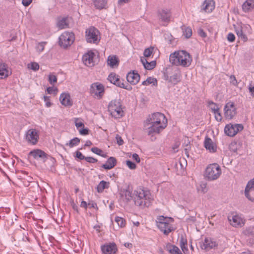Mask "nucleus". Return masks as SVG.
I'll return each instance as SVG.
<instances>
[{
  "mask_svg": "<svg viewBox=\"0 0 254 254\" xmlns=\"http://www.w3.org/2000/svg\"><path fill=\"white\" fill-rule=\"evenodd\" d=\"M167 125V120L164 114L156 112L152 114L144 123V130L148 135L159 133Z\"/></svg>",
  "mask_w": 254,
  "mask_h": 254,
  "instance_id": "nucleus-1",
  "label": "nucleus"
},
{
  "mask_svg": "<svg viewBox=\"0 0 254 254\" xmlns=\"http://www.w3.org/2000/svg\"><path fill=\"white\" fill-rule=\"evenodd\" d=\"M170 63L175 65L183 67L189 66L192 62V58L190 54L186 51H176L170 55Z\"/></svg>",
  "mask_w": 254,
  "mask_h": 254,
  "instance_id": "nucleus-2",
  "label": "nucleus"
},
{
  "mask_svg": "<svg viewBox=\"0 0 254 254\" xmlns=\"http://www.w3.org/2000/svg\"><path fill=\"white\" fill-rule=\"evenodd\" d=\"M133 199L135 205L141 208L148 207L151 200V194L149 191L137 189L133 191Z\"/></svg>",
  "mask_w": 254,
  "mask_h": 254,
  "instance_id": "nucleus-3",
  "label": "nucleus"
},
{
  "mask_svg": "<svg viewBox=\"0 0 254 254\" xmlns=\"http://www.w3.org/2000/svg\"><path fill=\"white\" fill-rule=\"evenodd\" d=\"M221 169L216 163L210 164L205 170V176L209 181L217 179L221 174Z\"/></svg>",
  "mask_w": 254,
  "mask_h": 254,
  "instance_id": "nucleus-4",
  "label": "nucleus"
},
{
  "mask_svg": "<svg viewBox=\"0 0 254 254\" xmlns=\"http://www.w3.org/2000/svg\"><path fill=\"white\" fill-rule=\"evenodd\" d=\"M108 110L111 115L115 118H120L124 116L122 104L119 100L111 101L108 105Z\"/></svg>",
  "mask_w": 254,
  "mask_h": 254,
  "instance_id": "nucleus-5",
  "label": "nucleus"
},
{
  "mask_svg": "<svg viewBox=\"0 0 254 254\" xmlns=\"http://www.w3.org/2000/svg\"><path fill=\"white\" fill-rule=\"evenodd\" d=\"M74 40V35L72 32H65L59 37V45L64 48L70 46Z\"/></svg>",
  "mask_w": 254,
  "mask_h": 254,
  "instance_id": "nucleus-6",
  "label": "nucleus"
},
{
  "mask_svg": "<svg viewBox=\"0 0 254 254\" xmlns=\"http://www.w3.org/2000/svg\"><path fill=\"white\" fill-rule=\"evenodd\" d=\"M99 31L94 27H90L86 30L85 38L88 43L97 44L100 39H98Z\"/></svg>",
  "mask_w": 254,
  "mask_h": 254,
  "instance_id": "nucleus-7",
  "label": "nucleus"
},
{
  "mask_svg": "<svg viewBox=\"0 0 254 254\" xmlns=\"http://www.w3.org/2000/svg\"><path fill=\"white\" fill-rule=\"evenodd\" d=\"M105 88L104 85L99 82H95L91 84L90 92L95 98L101 99L104 95Z\"/></svg>",
  "mask_w": 254,
  "mask_h": 254,
  "instance_id": "nucleus-8",
  "label": "nucleus"
},
{
  "mask_svg": "<svg viewBox=\"0 0 254 254\" xmlns=\"http://www.w3.org/2000/svg\"><path fill=\"white\" fill-rule=\"evenodd\" d=\"M236 108L233 102H229L224 106V115L227 119L231 120L237 114Z\"/></svg>",
  "mask_w": 254,
  "mask_h": 254,
  "instance_id": "nucleus-9",
  "label": "nucleus"
},
{
  "mask_svg": "<svg viewBox=\"0 0 254 254\" xmlns=\"http://www.w3.org/2000/svg\"><path fill=\"white\" fill-rule=\"evenodd\" d=\"M218 246V243L213 239L210 237L205 238L200 244L201 249L205 251H209L211 249H215Z\"/></svg>",
  "mask_w": 254,
  "mask_h": 254,
  "instance_id": "nucleus-10",
  "label": "nucleus"
},
{
  "mask_svg": "<svg viewBox=\"0 0 254 254\" xmlns=\"http://www.w3.org/2000/svg\"><path fill=\"white\" fill-rule=\"evenodd\" d=\"M39 138V132L36 129L31 128L27 130L26 139L29 143L33 145L36 144L38 141Z\"/></svg>",
  "mask_w": 254,
  "mask_h": 254,
  "instance_id": "nucleus-11",
  "label": "nucleus"
},
{
  "mask_svg": "<svg viewBox=\"0 0 254 254\" xmlns=\"http://www.w3.org/2000/svg\"><path fill=\"white\" fill-rule=\"evenodd\" d=\"M228 219L231 224L235 227H241L245 224V220L237 214H232L228 215Z\"/></svg>",
  "mask_w": 254,
  "mask_h": 254,
  "instance_id": "nucleus-12",
  "label": "nucleus"
},
{
  "mask_svg": "<svg viewBox=\"0 0 254 254\" xmlns=\"http://www.w3.org/2000/svg\"><path fill=\"white\" fill-rule=\"evenodd\" d=\"M246 197L254 202V179L249 181L245 190Z\"/></svg>",
  "mask_w": 254,
  "mask_h": 254,
  "instance_id": "nucleus-13",
  "label": "nucleus"
},
{
  "mask_svg": "<svg viewBox=\"0 0 254 254\" xmlns=\"http://www.w3.org/2000/svg\"><path fill=\"white\" fill-rule=\"evenodd\" d=\"M95 57V53L91 51H89L83 56V62L86 66L89 67L93 66L95 65L96 62L94 60Z\"/></svg>",
  "mask_w": 254,
  "mask_h": 254,
  "instance_id": "nucleus-14",
  "label": "nucleus"
},
{
  "mask_svg": "<svg viewBox=\"0 0 254 254\" xmlns=\"http://www.w3.org/2000/svg\"><path fill=\"white\" fill-rule=\"evenodd\" d=\"M101 251L104 254H115L117 251V249L115 243H110L102 246Z\"/></svg>",
  "mask_w": 254,
  "mask_h": 254,
  "instance_id": "nucleus-15",
  "label": "nucleus"
},
{
  "mask_svg": "<svg viewBox=\"0 0 254 254\" xmlns=\"http://www.w3.org/2000/svg\"><path fill=\"white\" fill-rule=\"evenodd\" d=\"M29 155L32 156L34 159L40 158L45 162L47 157V154L43 150L40 149H34L29 153Z\"/></svg>",
  "mask_w": 254,
  "mask_h": 254,
  "instance_id": "nucleus-16",
  "label": "nucleus"
},
{
  "mask_svg": "<svg viewBox=\"0 0 254 254\" xmlns=\"http://www.w3.org/2000/svg\"><path fill=\"white\" fill-rule=\"evenodd\" d=\"M61 103L65 107H71L72 102L70 99V96L68 93H63L60 97Z\"/></svg>",
  "mask_w": 254,
  "mask_h": 254,
  "instance_id": "nucleus-17",
  "label": "nucleus"
},
{
  "mask_svg": "<svg viewBox=\"0 0 254 254\" xmlns=\"http://www.w3.org/2000/svg\"><path fill=\"white\" fill-rule=\"evenodd\" d=\"M181 71L179 70H177L175 71V73L172 76L169 77L168 75H166L165 78L169 82L176 85L181 81Z\"/></svg>",
  "mask_w": 254,
  "mask_h": 254,
  "instance_id": "nucleus-18",
  "label": "nucleus"
},
{
  "mask_svg": "<svg viewBox=\"0 0 254 254\" xmlns=\"http://www.w3.org/2000/svg\"><path fill=\"white\" fill-rule=\"evenodd\" d=\"M126 77L127 81L132 85L136 84L140 79L139 74L134 71L128 73Z\"/></svg>",
  "mask_w": 254,
  "mask_h": 254,
  "instance_id": "nucleus-19",
  "label": "nucleus"
},
{
  "mask_svg": "<svg viewBox=\"0 0 254 254\" xmlns=\"http://www.w3.org/2000/svg\"><path fill=\"white\" fill-rule=\"evenodd\" d=\"M120 195L123 199L126 200L127 202L133 199V193L129 189V187L127 189L122 190L120 192Z\"/></svg>",
  "mask_w": 254,
  "mask_h": 254,
  "instance_id": "nucleus-20",
  "label": "nucleus"
},
{
  "mask_svg": "<svg viewBox=\"0 0 254 254\" xmlns=\"http://www.w3.org/2000/svg\"><path fill=\"white\" fill-rule=\"evenodd\" d=\"M108 80L112 83L116 85L118 87H124L123 86V82H122L121 80L115 73H111L109 74L108 77Z\"/></svg>",
  "mask_w": 254,
  "mask_h": 254,
  "instance_id": "nucleus-21",
  "label": "nucleus"
},
{
  "mask_svg": "<svg viewBox=\"0 0 254 254\" xmlns=\"http://www.w3.org/2000/svg\"><path fill=\"white\" fill-rule=\"evenodd\" d=\"M204 147L210 152H215L216 151V146L212 141V139L206 136L204 142Z\"/></svg>",
  "mask_w": 254,
  "mask_h": 254,
  "instance_id": "nucleus-22",
  "label": "nucleus"
},
{
  "mask_svg": "<svg viewBox=\"0 0 254 254\" xmlns=\"http://www.w3.org/2000/svg\"><path fill=\"white\" fill-rule=\"evenodd\" d=\"M171 222H168V224L161 223V224H157V227L160 230L163 232V233L168 235L171 231L173 230V227L171 224Z\"/></svg>",
  "mask_w": 254,
  "mask_h": 254,
  "instance_id": "nucleus-23",
  "label": "nucleus"
},
{
  "mask_svg": "<svg viewBox=\"0 0 254 254\" xmlns=\"http://www.w3.org/2000/svg\"><path fill=\"white\" fill-rule=\"evenodd\" d=\"M10 74L11 72L7 69V65L0 62V79L7 78Z\"/></svg>",
  "mask_w": 254,
  "mask_h": 254,
  "instance_id": "nucleus-24",
  "label": "nucleus"
},
{
  "mask_svg": "<svg viewBox=\"0 0 254 254\" xmlns=\"http://www.w3.org/2000/svg\"><path fill=\"white\" fill-rule=\"evenodd\" d=\"M117 164V160L114 157H109L106 163L102 165V167L106 170H110L114 168Z\"/></svg>",
  "mask_w": 254,
  "mask_h": 254,
  "instance_id": "nucleus-25",
  "label": "nucleus"
},
{
  "mask_svg": "<svg viewBox=\"0 0 254 254\" xmlns=\"http://www.w3.org/2000/svg\"><path fill=\"white\" fill-rule=\"evenodd\" d=\"M141 62L143 65L144 67L147 70H151L153 69L156 65V62L155 61H152L150 62H148L145 58H141Z\"/></svg>",
  "mask_w": 254,
  "mask_h": 254,
  "instance_id": "nucleus-26",
  "label": "nucleus"
},
{
  "mask_svg": "<svg viewBox=\"0 0 254 254\" xmlns=\"http://www.w3.org/2000/svg\"><path fill=\"white\" fill-rule=\"evenodd\" d=\"M214 8L213 0H205L203 4V9L207 12H211Z\"/></svg>",
  "mask_w": 254,
  "mask_h": 254,
  "instance_id": "nucleus-27",
  "label": "nucleus"
},
{
  "mask_svg": "<svg viewBox=\"0 0 254 254\" xmlns=\"http://www.w3.org/2000/svg\"><path fill=\"white\" fill-rule=\"evenodd\" d=\"M180 246L185 254H190L188 248L187 240L183 236H181L180 239Z\"/></svg>",
  "mask_w": 254,
  "mask_h": 254,
  "instance_id": "nucleus-28",
  "label": "nucleus"
},
{
  "mask_svg": "<svg viewBox=\"0 0 254 254\" xmlns=\"http://www.w3.org/2000/svg\"><path fill=\"white\" fill-rule=\"evenodd\" d=\"M159 14L162 21L167 22L170 21L171 16L170 10L167 9H162L160 11Z\"/></svg>",
  "mask_w": 254,
  "mask_h": 254,
  "instance_id": "nucleus-29",
  "label": "nucleus"
},
{
  "mask_svg": "<svg viewBox=\"0 0 254 254\" xmlns=\"http://www.w3.org/2000/svg\"><path fill=\"white\" fill-rule=\"evenodd\" d=\"M107 62L111 67L117 66L119 64V61L116 56H109Z\"/></svg>",
  "mask_w": 254,
  "mask_h": 254,
  "instance_id": "nucleus-30",
  "label": "nucleus"
},
{
  "mask_svg": "<svg viewBox=\"0 0 254 254\" xmlns=\"http://www.w3.org/2000/svg\"><path fill=\"white\" fill-rule=\"evenodd\" d=\"M254 8V0H247L242 5L245 12H248Z\"/></svg>",
  "mask_w": 254,
  "mask_h": 254,
  "instance_id": "nucleus-31",
  "label": "nucleus"
},
{
  "mask_svg": "<svg viewBox=\"0 0 254 254\" xmlns=\"http://www.w3.org/2000/svg\"><path fill=\"white\" fill-rule=\"evenodd\" d=\"M224 131L229 136H234L236 134L233 125H227L225 127Z\"/></svg>",
  "mask_w": 254,
  "mask_h": 254,
  "instance_id": "nucleus-32",
  "label": "nucleus"
},
{
  "mask_svg": "<svg viewBox=\"0 0 254 254\" xmlns=\"http://www.w3.org/2000/svg\"><path fill=\"white\" fill-rule=\"evenodd\" d=\"M174 220L172 218L164 217V216H160L157 218L156 221L157 225L161 224L162 223L163 224H168V222H173Z\"/></svg>",
  "mask_w": 254,
  "mask_h": 254,
  "instance_id": "nucleus-33",
  "label": "nucleus"
},
{
  "mask_svg": "<svg viewBox=\"0 0 254 254\" xmlns=\"http://www.w3.org/2000/svg\"><path fill=\"white\" fill-rule=\"evenodd\" d=\"M109 187V183L105 181H101L97 187V190L100 193L103 192L105 189H108Z\"/></svg>",
  "mask_w": 254,
  "mask_h": 254,
  "instance_id": "nucleus-34",
  "label": "nucleus"
},
{
  "mask_svg": "<svg viewBox=\"0 0 254 254\" xmlns=\"http://www.w3.org/2000/svg\"><path fill=\"white\" fill-rule=\"evenodd\" d=\"M167 249L171 254H183L179 248L175 245H167Z\"/></svg>",
  "mask_w": 254,
  "mask_h": 254,
  "instance_id": "nucleus-35",
  "label": "nucleus"
},
{
  "mask_svg": "<svg viewBox=\"0 0 254 254\" xmlns=\"http://www.w3.org/2000/svg\"><path fill=\"white\" fill-rule=\"evenodd\" d=\"M107 4L106 0H94V4L98 9H103L105 7Z\"/></svg>",
  "mask_w": 254,
  "mask_h": 254,
  "instance_id": "nucleus-36",
  "label": "nucleus"
},
{
  "mask_svg": "<svg viewBox=\"0 0 254 254\" xmlns=\"http://www.w3.org/2000/svg\"><path fill=\"white\" fill-rule=\"evenodd\" d=\"M235 31L239 38H241L244 42L247 41V36L244 33L242 27H238L236 28Z\"/></svg>",
  "mask_w": 254,
  "mask_h": 254,
  "instance_id": "nucleus-37",
  "label": "nucleus"
},
{
  "mask_svg": "<svg viewBox=\"0 0 254 254\" xmlns=\"http://www.w3.org/2000/svg\"><path fill=\"white\" fill-rule=\"evenodd\" d=\"M58 26L60 29H64L67 28L68 26V24L67 22V18H63L62 19L60 20L58 23Z\"/></svg>",
  "mask_w": 254,
  "mask_h": 254,
  "instance_id": "nucleus-38",
  "label": "nucleus"
},
{
  "mask_svg": "<svg viewBox=\"0 0 254 254\" xmlns=\"http://www.w3.org/2000/svg\"><path fill=\"white\" fill-rule=\"evenodd\" d=\"M157 81L156 79L153 77H148L146 80L143 81L142 82V84L143 85H148L149 84H152L153 85H155L157 84Z\"/></svg>",
  "mask_w": 254,
  "mask_h": 254,
  "instance_id": "nucleus-39",
  "label": "nucleus"
},
{
  "mask_svg": "<svg viewBox=\"0 0 254 254\" xmlns=\"http://www.w3.org/2000/svg\"><path fill=\"white\" fill-rule=\"evenodd\" d=\"M115 221L117 223L119 227L123 228L125 226L126 221L122 217L116 216L115 219Z\"/></svg>",
  "mask_w": 254,
  "mask_h": 254,
  "instance_id": "nucleus-40",
  "label": "nucleus"
},
{
  "mask_svg": "<svg viewBox=\"0 0 254 254\" xmlns=\"http://www.w3.org/2000/svg\"><path fill=\"white\" fill-rule=\"evenodd\" d=\"M80 142V139L78 137H74L71 139L69 142L66 143V145L69 146L70 148L77 145Z\"/></svg>",
  "mask_w": 254,
  "mask_h": 254,
  "instance_id": "nucleus-41",
  "label": "nucleus"
},
{
  "mask_svg": "<svg viewBox=\"0 0 254 254\" xmlns=\"http://www.w3.org/2000/svg\"><path fill=\"white\" fill-rule=\"evenodd\" d=\"M154 48L153 47H150L147 49H145L143 52V55L145 58H149L153 53Z\"/></svg>",
  "mask_w": 254,
  "mask_h": 254,
  "instance_id": "nucleus-42",
  "label": "nucleus"
},
{
  "mask_svg": "<svg viewBox=\"0 0 254 254\" xmlns=\"http://www.w3.org/2000/svg\"><path fill=\"white\" fill-rule=\"evenodd\" d=\"M48 81L51 84L54 85L57 82V77L55 75L51 73L49 75Z\"/></svg>",
  "mask_w": 254,
  "mask_h": 254,
  "instance_id": "nucleus-43",
  "label": "nucleus"
},
{
  "mask_svg": "<svg viewBox=\"0 0 254 254\" xmlns=\"http://www.w3.org/2000/svg\"><path fill=\"white\" fill-rule=\"evenodd\" d=\"M28 67L33 70V71H37L39 68V65L38 63L36 62L31 63L30 64H28Z\"/></svg>",
  "mask_w": 254,
  "mask_h": 254,
  "instance_id": "nucleus-44",
  "label": "nucleus"
},
{
  "mask_svg": "<svg viewBox=\"0 0 254 254\" xmlns=\"http://www.w3.org/2000/svg\"><path fill=\"white\" fill-rule=\"evenodd\" d=\"M208 104L213 113L217 112L218 111V110H219V108L216 103L213 102L212 101H209Z\"/></svg>",
  "mask_w": 254,
  "mask_h": 254,
  "instance_id": "nucleus-45",
  "label": "nucleus"
},
{
  "mask_svg": "<svg viewBox=\"0 0 254 254\" xmlns=\"http://www.w3.org/2000/svg\"><path fill=\"white\" fill-rule=\"evenodd\" d=\"M184 35L187 38H189L192 35V30L189 27L186 28L184 31Z\"/></svg>",
  "mask_w": 254,
  "mask_h": 254,
  "instance_id": "nucleus-46",
  "label": "nucleus"
},
{
  "mask_svg": "<svg viewBox=\"0 0 254 254\" xmlns=\"http://www.w3.org/2000/svg\"><path fill=\"white\" fill-rule=\"evenodd\" d=\"M46 91L48 94H54V95H57L58 89L57 87H49L47 88Z\"/></svg>",
  "mask_w": 254,
  "mask_h": 254,
  "instance_id": "nucleus-47",
  "label": "nucleus"
},
{
  "mask_svg": "<svg viewBox=\"0 0 254 254\" xmlns=\"http://www.w3.org/2000/svg\"><path fill=\"white\" fill-rule=\"evenodd\" d=\"M233 126L235 128V132H236V134L244 129V127L242 124H236L233 125Z\"/></svg>",
  "mask_w": 254,
  "mask_h": 254,
  "instance_id": "nucleus-48",
  "label": "nucleus"
},
{
  "mask_svg": "<svg viewBox=\"0 0 254 254\" xmlns=\"http://www.w3.org/2000/svg\"><path fill=\"white\" fill-rule=\"evenodd\" d=\"M126 164L127 166V167L130 169H131V170L135 169L136 167V164L134 162H133L130 160H127L126 161Z\"/></svg>",
  "mask_w": 254,
  "mask_h": 254,
  "instance_id": "nucleus-49",
  "label": "nucleus"
},
{
  "mask_svg": "<svg viewBox=\"0 0 254 254\" xmlns=\"http://www.w3.org/2000/svg\"><path fill=\"white\" fill-rule=\"evenodd\" d=\"M46 44V42H41L39 43L37 46V50L39 52H42L45 47V45Z\"/></svg>",
  "mask_w": 254,
  "mask_h": 254,
  "instance_id": "nucleus-50",
  "label": "nucleus"
},
{
  "mask_svg": "<svg viewBox=\"0 0 254 254\" xmlns=\"http://www.w3.org/2000/svg\"><path fill=\"white\" fill-rule=\"evenodd\" d=\"M91 150L93 153L96 154L98 155H100L101 154L103 153V151L97 147H92Z\"/></svg>",
  "mask_w": 254,
  "mask_h": 254,
  "instance_id": "nucleus-51",
  "label": "nucleus"
},
{
  "mask_svg": "<svg viewBox=\"0 0 254 254\" xmlns=\"http://www.w3.org/2000/svg\"><path fill=\"white\" fill-rule=\"evenodd\" d=\"M79 131L81 135H85L89 133V129L87 128L82 127L79 129Z\"/></svg>",
  "mask_w": 254,
  "mask_h": 254,
  "instance_id": "nucleus-52",
  "label": "nucleus"
},
{
  "mask_svg": "<svg viewBox=\"0 0 254 254\" xmlns=\"http://www.w3.org/2000/svg\"><path fill=\"white\" fill-rule=\"evenodd\" d=\"M227 38L228 41L230 42H233L235 40V36L234 34L232 33H229L227 35Z\"/></svg>",
  "mask_w": 254,
  "mask_h": 254,
  "instance_id": "nucleus-53",
  "label": "nucleus"
},
{
  "mask_svg": "<svg viewBox=\"0 0 254 254\" xmlns=\"http://www.w3.org/2000/svg\"><path fill=\"white\" fill-rule=\"evenodd\" d=\"M43 98H44V101L46 102V107H51L52 103L50 101V97L47 96H44L43 97Z\"/></svg>",
  "mask_w": 254,
  "mask_h": 254,
  "instance_id": "nucleus-54",
  "label": "nucleus"
},
{
  "mask_svg": "<svg viewBox=\"0 0 254 254\" xmlns=\"http://www.w3.org/2000/svg\"><path fill=\"white\" fill-rule=\"evenodd\" d=\"M76 157L78 158L80 160H85L86 157L84 156L80 151H76Z\"/></svg>",
  "mask_w": 254,
  "mask_h": 254,
  "instance_id": "nucleus-55",
  "label": "nucleus"
},
{
  "mask_svg": "<svg viewBox=\"0 0 254 254\" xmlns=\"http://www.w3.org/2000/svg\"><path fill=\"white\" fill-rule=\"evenodd\" d=\"M85 160L87 162L91 163H94L98 161V160L97 159L94 158L92 157H86Z\"/></svg>",
  "mask_w": 254,
  "mask_h": 254,
  "instance_id": "nucleus-56",
  "label": "nucleus"
},
{
  "mask_svg": "<svg viewBox=\"0 0 254 254\" xmlns=\"http://www.w3.org/2000/svg\"><path fill=\"white\" fill-rule=\"evenodd\" d=\"M214 114H215V119L218 122L221 121V120H222V116H221V114H220V113L219 112V110H218V111L217 112H214Z\"/></svg>",
  "mask_w": 254,
  "mask_h": 254,
  "instance_id": "nucleus-57",
  "label": "nucleus"
},
{
  "mask_svg": "<svg viewBox=\"0 0 254 254\" xmlns=\"http://www.w3.org/2000/svg\"><path fill=\"white\" fill-rule=\"evenodd\" d=\"M116 139L117 140V143L119 145H122L124 143V141L122 138L118 134L116 135Z\"/></svg>",
  "mask_w": 254,
  "mask_h": 254,
  "instance_id": "nucleus-58",
  "label": "nucleus"
},
{
  "mask_svg": "<svg viewBox=\"0 0 254 254\" xmlns=\"http://www.w3.org/2000/svg\"><path fill=\"white\" fill-rule=\"evenodd\" d=\"M200 190L203 193H205V192H206L207 191V188H206V184H205V183L201 184L200 185Z\"/></svg>",
  "mask_w": 254,
  "mask_h": 254,
  "instance_id": "nucleus-59",
  "label": "nucleus"
},
{
  "mask_svg": "<svg viewBox=\"0 0 254 254\" xmlns=\"http://www.w3.org/2000/svg\"><path fill=\"white\" fill-rule=\"evenodd\" d=\"M75 125L76 127V128L79 130L80 129V127L82 128V127H84V125L83 124V123H82L81 122H77L76 121L75 123Z\"/></svg>",
  "mask_w": 254,
  "mask_h": 254,
  "instance_id": "nucleus-60",
  "label": "nucleus"
},
{
  "mask_svg": "<svg viewBox=\"0 0 254 254\" xmlns=\"http://www.w3.org/2000/svg\"><path fill=\"white\" fill-rule=\"evenodd\" d=\"M230 83L233 84V85H237V81L236 80V77L234 75H232L230 77Z\"/></svg>",
  "mask_w": 254,
  "mask_h": 254,
  "instance_id": "nucleus-61",
  "label": "nucleus"
},
{
  "mask_svg": "<svg viewBox=\"0 0 254 254\" xmlns=\"http://www.w3.org/2000/svg\"><path fill=\"white\" fill-rule=\"evenodd\" d=\"M132 158L135 160V161L137 163H139L140 162V158L139 157V156L136 153H134L132 154Z\"/></svg>",
  "mask_w": 254,
  "mask_h": 254,
  "instance_id": "nucleus-62",
  "label": "nucleus"
},
{
  "mask_svg": "<svg viewBox=\"0 0 254 254\" xmlns=\"http://www.w3.org/2000/svg\"><path fill=\"white\" fill-rule=\"evenodd\" d=\"M198 33L199 36L202 37H205L206 36V34L204 31V30L202 29H199L198 31Z\"/></svg>",
  "mask_w": 254,
  "mask_h": 254,
  "instance_id": "nucleus-63",
  "label": "nucleus"
},
{
  "mask_svg": "<svg viewBox=\"0 0 254 254\" xmlns=\"http://www.w3.org/2000/svg\"><path fill=\"white\" fill-rule=\"evenodd\" d=\"M246 234H251V235H254V227H250L248 228L246 231Z\"/></svg>",
  "mask_w": 254,
  "mask_h": 254,
  "instance_id": "nucleus-64",
  "label": "nucleus"
}]
</instances>
